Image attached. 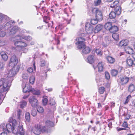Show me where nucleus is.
I'll use <instances>...</instances> for the list:
<instances>
[{"label":"nucleus","mask_w":135,"mask_h":135,"mask_svg":"<svg viewBox=\"0 0 135 135\" xmlns=\"http://www.w3.org/2000/svg\"><path fill=\"white\" fill-rule=\"evenodd\" d=\"M103 26L102 25H98L95 27L94 29V32L97 33L100 31L103 28Z\"/></svg>","instance_id":"412c9836"},{"label":"nucleus","mask_w":135,"mask_h":135,"mask_svg":"<svg viewBox=\"0 0 135 135\" xmlns=\"http://www.w3.org/2000/svg\"><path fill=\"white\" fill-rule=\"evenodd\" d=\"M14 23V21H13L12 22L10 21L7 22L6 25H4V28L6 30H8L12 26L11 23Z\"/></svg>","instance_id":"5701e85b"},{"label":"nucleus","mask_w":135,"mask_h":135,"mask_svg":"<svg viewBox=\"0 0 135 135\" xmlns=\"http://www.w3.org/2000/svg\"><path fill=\"white\" fill-rule=\"evenodd\" d=\"M20 103V107L22 108H23L27 105V102L24 100L22 101Z\"/></svg>","instance_id":"e433bc0d"},{"label":"nucleus","mask_w":135,"mask_h":135,"mask_svg":"<svg viewBox=\"0 0 135 135\" xmlns=\"http://www.w3.org/2000/svg\"><path fill=\"white\" fill-rule=\"evenodd\" d=\"M112 37L115 40L118 41L119 39V34L117 33H113Z\"/></svg>","instance_id":"7c9ffc66"},{"label":"nucleus","mask_w":135,"mask_h":135,"mask_svg":"<svg viewBox=\"0 0 135 135\" xmlns=\"http://www.w3.org/2000/svg\"><path fill=\"white\" fill-rule=\"evenodd\" d=\"M31 114L33 117L37 115V112L36 110L32 109L31 110Z\"/></svg>","instance_id":"8fccbe9b"},{"label":"nucleus","mask_w":135,"mask_h":135,"mask_svg":"<svg viewBox=\"0 0 135 135\" xmlns=\"http://www.w3.org/2000/svg\"><path fill=\"white\" fill-rule=\"evenodd\" d=\"M85 29L88 33H92L93 32V27L89 23L85 24Z\"/></svg>","instance_id":"9d476101"},{"label":"nucleus","mask_w":135,"mask_h":135,"mask_svg":"<svg viewBox=\"0 0 135 135\" xmlns=\"http://www.w3.org/2000/svg\"><path fill=\"white\" fill-rule=\"evenodd\" d=\"M18 63L17 58L15 55L12 56L10 59V61L9 63V66L11 67H14Z\"/></svg>","instance_id":"6e6552de"},{"label":"nucleus","mask_w":135,"mask_h":135,"mask_svg":"<svg viewBox=\"0 0 135 135\" xmlns=\"http://www.w3.org/2000/svg\"><path fill=\"white\" fill-rule=\"evenodd\" d=\"M4 78H2L0 80V87L2 86L1 91L3 90V93L4 92L8 91L9 90V86H8V83H6L4 82L5 81Z\"/></svg>","instance_id":"0eeeda50"},{"label":"nucleus","mask_w":135,"mask_h":135,"mask_svg":"<svg viewBox=\"0 0 135 135\" xmlns=\"http://www.w3.org/2000/svg\"><path fill=\"white\" fill-rule=\"evenodd\" d=\"M17 121L16 120L14 119L12 120V125L13 128V129H14V128H16L17 127H18L19 126L18 125L17 123Z\"/></svg>","instance_id":"c756f323"},{"label":"nucleus","mask_w":135,"mask_h":135,"mask_svg":"<svg viewBox=\"0 0 135 135\" xmlns=\"http://www.w3.org/2000/svg\"><path fill=\"white\" fill-rule=\"evenodd\" d=\"M0 55L2 60L4 61H6L7 60L8 58V56L4 52H1Z\"/></svg>","instance_id":"4be33fe9"},{"label":"nucleus","mask_w":135,"mask_h":135,"mask_svg":"<svg viewBox=\"0 0 135 135\" xmlns=\"http://www.w3.org/2000/svg\"><path fill=\"white\" fill-rule=\"evenodd\" d=\"M45 124L46 126L48 128L52 127L54 126V123L49 120L46 121Z\"/></svg>","instance_id":"c85d7f7f"},{"label":"nucleus","mask_w":135,"mask_h":135,"mask_svg":"<svg viewBox=\"0 0 135 135\" xmlns=\"http://www.w3.org/2000/svg\"><path fill=\"white\" fill-rule=\"evenodd\" d=\"M129 81V78L126 76L120 77L118 80V84L120 86L124 85Z\"/></svg>","instance_id":"7ed1b4c3"},{"label":"nucleus","mask_w":135,"mask_h":135,"mask_svg":"<svg viewBox=\"0 0 135 135\" xmlns=\"http://www.w3.org/2000/svg\"><path fill=\"white\" fill-rule=\"evenodd\" d=\"M6 93H4L3 92H0V105L1 104L2 101L1 100V99H3L5 97V95L6 94Z\"/></svg>","instance_id":"f704fd0d"},{"label":"nucleus","mask_w":135,"mask_h":135,"mask_svg":"<svg viewBox=\"0 0 135 135\" xmlns=\"http://www.w3.org/2000/svg\"><path fill=\"white\" fill-rule=\"evenodd\" d=\"M114 8V10L117 14L118 15H119L120 14L121 12V7L119 6H118Z\"/></svg>","instance_id":"f3484780"},{"label":"nucleus","mask_w":135,"mask_h":135,"mask_svg":"<svg viewBox=\"0 0 135 135\" xmlns=\"http://www.w3.org/2000/svg\"><path fill=\"white\" fill-rule=\"evenodd\" d=\"M116 13L114 12H111L109 14V16L110 19H113L112 21H111L113 23L116 22V20L115 19L116 17Z\"/></svg>","instance_id":"2eb2a0df"},{"label":"nucleus","mask_w":135,"mask_h":135,"mask_svg":"<svg viewBox=\"0 0 135 135\" xmlns=\"http://www.w3.org/2000/svg\"><path fill=\"white\" fill-rule=\"evenodd\" d=\"M26 86L23 88V92L26 93L27 92H29L30 91H33V89L31 88V87L30 86H28L27 87V90H26Z\"/></svg>","instance_id":"a878e982"},{"label":"nucleus","mask_w":135,"mask_h":135,"mask_svg":"<svg viewBox=\"0 0 135 135\" xmlns=\"http://www.w3.org/2000/svg\"><path fill=\"white\" fill-rule=\"evenodd\" d=\"M96 18L98 21H101L103 19L102 14L100 11L97 10L96 11Z\"/></svg>","instance_id":"ddd939ff"},{"label":"nucleus","mask_w":135,"mask_h":135,"mask_svg":"<svg viewBox=\"0 0 135 135\" xmlns=\"http://www.w3.org/2000/svg\"><path fill=\"white\" fill-rule=\"evenodd\" d=\"M35 79L34 77L33 76L30 77L29 79L30 83L33 84L34 82Z\"/></svg>","instance_id":"de8ad7c7"},{"label":"nucleus","mask_w":135,"mask_h":135,"mask_svg":"<svg viewBox=\"0 0 135 135\" xmlns=\"http://www.w3.org/2000/svg\"><path fill=\"white\" fill-rule=\"evenodd\" d=\"M22 77L23 79H27L29 77V75L26 73H24L22 74Z\"/></svg>","instance_id":"a19ab883"},{"label":"nucleus","mask_w":135,"mask_h":135,"mask_svg":"<svg viewBox=\"0 0 135 135\" xmlns=\"http://www.w3.org/2000/svg\"><path fill=\"white\" fill-rule=\"evenodd\" d=\"M91 129L93 130L94 132H95L97 130V128L96 127H94L92 128Z\"/></svg>","instance_id":"0e129e2a"},{"label":"nucleus","mask_w":135,"mask_h":135,"mask_svg":"<svg viewBox=\"0 0 135 135\" xmlns=\"http://www.w3.org/2000/svg\"><path fill=\"white\" fill-rule=\"evenodd\" d=\"M21 111L20 109H18L17 110V115L18 118L19 119H20V115H21Z\"/></svg>","instance_id":"bf43d9fd"},{"label":"nucleus","mask_w":135,"mask_h":135,"mask_svg":"<svg viewBox=\"0 0 135 135\" xmlns=\"http://www.w3.org/2000/svg\"><path fill=\"white\" fill-rule=\"evenodd\" d=\"M29 102L32 107H35L38 105V100L35 97H30L29 98Z\"/></svg>","instance_id":"1a4fd4ad"},{"label":"nucleus","mask_w":135,"mask_h":135,"mask_svg":"<svg viewBox=\"0 0 135 135\" xmlns=\"http://www.w3.org/2000/svg\"><path fill=\"white\" fill-rule=\"evenodd\" d=\"M127 45L126 40H122L120 41L119 44V46L121 47Z\"/></svg>","instance_id":"473e14b6"},{"label":"nucleus","mask_w":135,"mask_h":135,"mask_svg":"<svg viewBox=\"0 0 135 135\" xmlns=\"http://www.w3.org/2000/svg\"><path fill=\"white\" fill-rule=\"evenodd\" d=\"M49 104L51 105H54L55 104V100L52 98H51L49 100Z\"/></svg>","instance_id":"79ce46f5"},{"label":"nucleus","mask_w":135,"mask_h":135,"mask_svg":"<svg viewBox=\"0 0 135 135\" xmlns=\"http://www.w3.org/2000/svg\"><path fill=\"white\" fill-rule=\"evenodd\" d=\"M40 66L41 67H43L46 64V62L43 59H41V60L40 61Z\"/></svg>","instance_id":"3c124183"},{"label":"nucleus","mask_w":135,"mask_h":135,"mask_svg":"<svg viewBox=\"0 0 135 135\" xmlns=\"http://www.w3.org/2000/svg\"><path fill=\"white\" fill-rule=\"evenodd\" d=\"M48 99L47 98H44L42 101V103L43 105H46L47 104Z\"/></svg>","instance_id":"c03bdc74"},{"label":"nucleus","mask_w":135,"mask_h":135,"mask_svg":"<svg viewBox=\"0 0 135 135\" xmlns=\"http://www.w3.org/2000/svg\"><path fill=\"white\" fill-rule=\"evenodd\" d=\"M131 98V96L130 95H129L126 98V101L124 103V104H127L129 101L130 99Z\"/></svg>","instance_id":"603ef678"},{"label":"nucleus","mask_w":135,"mask_h":135,"mask_svg":"<svg viewBox=\"0 0 135 135\" xmlns=\"http://www.w3.org/2000/svg\"><path fill=\"white\" fill-rule=\"evenodd\" d=\"M33 70V68L31 67L29 68L27 70V71L29 73H32Z\"/></svg>","instance_id":"052dcab7"},{"label":"nucleus","mask_w":135,"mask_h":135,"mask_svg":"<svg viewBox=\"0 0 135 135\" xmlns=\"http://www.w3.org/2000/svg\"><path fill=\"white\" fill-rule=\"evenodd\" d=\"M4 69V65L2 62H0V73L2 71V70Z\"/></svg>","instance_id":"864d4df0"},{"label":"nucleus","mask_w":135,"mask_h":135,"mask_svg":"<svg viewBox=\"0 0 135 135\" xmlns=\"http://www.w3.org/2000/svg\"><path fill=\"white\" fill-rule=\"evenodd\" d=\"M33 91V93L34 94L36 95H38L40 94V91L38 90H36L34 91Z\"/></svg>","instance_id":"5fc2aeb1"},{"label":"nucleus","mask_w":135,"mask_h":135,"mask_svg":"<svg viewBox=\"0 0 135 135\" xmlns=\"http://www.w3.org/2000/svg\"><path fill=\"white\" fill-rule=\"evenodd\" d=\"M105 78L107 80L110 79V76L109 73L107 72H105Z\"/></svg>","instance_id":"6e6d98bb"},{"label":"nucleus","mask_w":135,"mask_h":135,"mask_svg":"<svg viewBox=\"0 0 135 135\" xmlns=\"http://www.w3.org/2000/svg\"><path fill=\"white\" fill-rule=\"evenodd\" d=\"M37 112L40 113H42L44 111L43 108L41 106H38L37 107Z\"/></svg>","instance_id":"4c0bfd02"},{"label":"nucleus","mask_w":135,"mask_h":135,"mask_svg":"<svg viewBox=\"0 0 135 135\" xmlns=\"http://www.w3.org/2000/svg\"><path fill=\"white\" fill-rule=\"evenodd\" d=\"M101 2V0H97L94 2L95 5V6H98L100 4Z\"/></svg>","instance_id":"4d7b16f0"},{"label":"nucleus","mask_w":135,"mask_h":135,"mask_svg":"<svg viewBox=\"0 0 135 135\" xmlns=\"http://www.w3.org/2000/svg\"><path fill=\"white\" fill-rule=\"evenodd\" d=\"M23 38L28 41L31 40L32 39L31 37L30 36L24 37Z\"/></svg>","instance_id":"13d9d810"},{"label":"nucleus","mask_w":135,"mask_h":135,"mask_svg":"<svg viewBox=\"0 0 135 135\" xmlns=\"http://www.w3.org/2000/svg\"><path fill=\"white\" fill-rule=\"evenodd\" d=\"M112 22H108L106 23L104 26L105 28L107 30L109 31L112 26Z\"/></svg>","instance_id":"393cba45"},{"label":"nucleus","mask_w":135,"mask_h":135,"mask_svg":"<svg viewBox=\"0 0 135 135\" xmlns=\"http://www.w3.org/2000/svg\"><path fill=\"white\" fill-rule=\"evenodd\" d=\"M50 71V70L49 69H48L47 70H45L44 71V72H45V75H44L43 76H47V74H46V73L47 72V71Z\"/></svg>","instance_id":"69168bd1"},{"label":"nucleus","mask_w":135,"mask_h":135,"mask_svg":"<svg viewBox=\"0 0 135 135\" xmlns=\"http://www.w3.org/2000/svg\"><path fill=\"white\" fill-rule=\"evenodd\" d=\"M13 133L15 134H16L17 135H24L25 133L23 126L19 125L18 127L14 128V129H13Z\"/></svg>","instance_id":"20e7f679"},{"label":"nucleus","mask_w":135,"mask_h":135,"mask_svg":"<svg viewBox=\"0 0 135 135\" xmlns=\"http://www.w3.org/2000/svg\"><path fill=\"white\" fill-rule=\"evenodd\" d=\"M76 40L78 42L76 43V44L78 45L77 48L78 49L84 48L85 46L84 42L85 41V39L84 37H80L76 38Z\"/></svg>","instance_id":"f03ea898"},{"label":"nucleus","mask_w":135,"mask_h":135,"mask_svg":"<svg viewBox=\"0 0 135 135\" xmlns=\"http://www.w3.org/2000/svg\"><path fill=\"white\" fill-rule=\"evenodd\" d=\"M10 20V18L7 16L3 14H0V23L3 22H7Z\"/></svg>","instance_id":"f8f14e48"},{"label":"nucleus","mask_w":135,"mask_h":135,"mask_svg":"<svg viewBox=\"0 0 135 135\" xmlns=\"http://www.w3.org/2000/svg\"><path fill=\"white\" fill-rule=\"evenodd\" d=\"M25 118L26 120L28 122H30V115L29 112H27L25 114Z\"/></svg>","instance_id":"2f4dec72"},{"label":"nucleus","mask_w":135,"mask_h":135,"mask_svg":"<svg viewBox=\"0 0 135 135\" xmlns=\"http://www.w3.org/2000/svg\"><path fill=\"white\" fill-rule=\"evenodd\" d=\"M91 49L89 47H85L82 50V52L85 54H87L90 52Z\"/></svg>","instance_id":"bb28decb"},{"label":"nucleus","mask_w":135,"mask_h":135,"mask_svg":"<svg viewBox=\"0 0 135 135\" xmlns=\"http://www.w3.org/2000/svg\"><path fill=\"white\" fill-rule=\"evenodd\" d=\"M128 125L126 122H124L123 124V126L125 128L127 127Z\"/></svg>","instance_id":"680f3d73"},{"label":"nucleus","mask_w":135,"mask_h":135,"mask_svg":"<svg viewBox=\"0 0 135 135\" xmlns=\"http://www.w3.org/2000/svg\"><path fill=\"white\" fill-rule=\"evenodd\" d=\"M111 73L112 75L114 76H115L117 75L118 73V71L115 70H113L111 71Z\"/></svg>","instance_id":"ea45409f"},{"label":"nucleus","mask_w":135,"mask_h":135,"mask_svg":"<svg viewBox=\"0 0 135 135\" xmlns=\"http://www.w3.org/2000/svg\"><path fill=\"white\" fill-rule=\"evenodd\" d=\"M98 20L97 19H91V20L90 22L91 24L94 25L96 24L98 22Z\"/></svg>","instance_id":"09e8293b"},{"label":"nucleus","mask_w":135,"mask_h":135,"mask_svg":"<svg viewBox=\"0 0 135 135\" xmlns=\"http://www.w3.org/2000/svg\"><path fill=\"white\" fill-rule=\"evenodd\" d=\"M135 90V86L133 84H131L128 86V91L130 93H132Z\"/></svg>","instance_id":"a211bd4d"},{"label":"nucleus","mask_w":135,"mask_h":135,"mask_svg":"<svg viewBox=\"0 0 135 135\" xmlns=\"http://www.w3.org/2000/svg\"><path fill=\"white\" fill-rule=\"evenodd\" d=\"M123 116H124L125 117V119L127 120H128L131 116L130 115L128 114H126V113H124L123 115Z\"/></svg>","instance_id":"a18cd8bd"},{"label":"nucleus","mask_w":135,"mask_h":135,"mask_svg":"<svg viewBox=\"0 0 135 135\" xmlns=\"http://www.w3.org/2000/svg\"><path fill=\"white\" fill-rule=\"evenodd\" d=\"M48 127L46 126H44L41 129V132H46L47 131Z\"/></svg>","instance_id":"49530a36"},{"label":"nucleus","mask_w":135,"mask_h":135,"mask_svg":"<svg viewBox=\"0 0 135 135\" xmlns=\"http://www.w3.org/2000/svg\"><path fill=\"white\" fill-rule=\"evenodd\" d=\"M95 51L97 54H99L100 52V50H98L97 49H96V50H95Z\"/></svg>","instance_id":"e2e57ef3"},{"label":"nucleus","mask_w":135,"mask_h":135,"mask_svg":"<svg viewBox=\"0 0 135 135\" xmlns=\"http://www.w3.org/2000/svg\"><path fill=\"white\" fill-rule=\"evenodd\" d=\"M105 89L104 87H100L99 88V93L101 94L103 93Z\"/></svg>","instance_id":"37998d69"},{"label":"nucleus","mask_w":135,"mask_h":135,"mask_svg":"<svg viewBox=\"0 0 135 135\" xmlns=\"http://www.w3.org/2000/svg\"><path fill=\"white\" fill-rule=\"evenodd\" d=\"M6 35L5 32L0 27V37H3L5 36Z\"/></svg>","instance_id":"58836bf2"},{"label":"nucleus","mask_w":135,"mask_h":135,"mask_svg":"<svg viewBox=\"0 0 135 135\" xmlns=\"http://www.w3.org/2000/svg\"><path fill=\"white\" fill-rule=\"evenodd\" d=\"M118 29L119 28L117 26H112L109 31L113 33H114L117 31L118 30Z\"/></svg>","instance_id":"aec40b11"},{"label":"nucleus","mask_w":135,"mask_h":135,"mask_svg":"<svg viewBox=\"0 0 135 135\" xmlns=\"http://www.w3.org/2000/svg\"><path fill=\"white\" fill-rule=\"evenodd\" d=\"M16 74V71L15 70L11 69L10 70L8 73L7 74L4 76L3 78H5V81L6 83H7L8 86H9V89L11 85V82L13 80L12 77L15 74Z\"/></svg>","instance_id":"f257e3e1"},{"label":"nucleus","mask_w":135,"mask_h":135,"mask_svg":"<svg viewBox=\"0 0 135 135\" xmlns=\"http://www.w3.org/2000/svg\"><path fill=\"white\" fill-rule=\"evenodd\" d=\"M127 64L129 66H135V61H133L132 59L129 57L127 58L126 60Z\"/></svg>","instance_id":"4468645a"},{"label":"nucleus","mask_w":135,"mask_h":135,"mask_svg":"<svg viewBox=\"0 0 135 135\" xmlns=\"http://www.w3.org/2000/svg\"><path fill=\"white\" fill-rule=\"evenodd\" d=\"M125 50L127 53L130 54H132L134 53V51L133 49L130 47H126Z\"/></svg>","instance_id":"b1692460"},{"label":"nucleus","mask_w":135,"mask_h":135,"mask_svg":"<svg viewBox=\"0 0 135 135\" xmlns=\"http://www.w3.org/2000/svg\"><path fill=\"white\" fill-rule=\"evenodd\" d=\"M106 59L108 61L110 64H113L115 61L114 58L111 56H108L106 57Z\"/></svg>","instance_id":"6ab92c4d"},{"label":"nucleus","mask_w":135,"mask_h":135,"mask_svg":"<svg viewBox=\"0 0 135 135\" xmlns=\"http://www.w3.org/2000/svg\"><path fill=\"white\" fill-rule=\"evenodd\" d=\"M33 133L36 135L40 134L41 132V129L39 125H35L32 129Z\"/></svg>","instance_id":"9b49d317"},{"label":"nucleus","mask_w":135,"mask_h":135,"mask_svg":"<svg viewBox=\"0 0 135 135\" xmlns=\"http://www.w3.org/2000/svg\"><path fill=\"white\" fill-rule=\"evenodd\" d=\"M19 28L17 26H15L11 29L9 34L10 35H13L16 33L19 29Z\"/></svg>","instance_id":"dca6fc26"},{"label":"nucleus","mask_w":135,"mask_h":135,"mask_svg":"<svg viewBox=\"0 0 135 135\" xmlns=\"http://www.w3.org/2000/svg\"><path fill=\"white\" fill-rule=\"evenodd\" d=\"M133 106H134L135 107V100H134L132 102V103Z\"/></svg>","instance_id":"774afa93"},{"label":"nucleus","mask_w":135,"mask_h":135,"mask_svg":"<svg viewBox=\"0 0 135 135\" xmlns=\"http://www.w3.org/2000/svg\"><path fill=\"white\" fill-rule=\"evenodd\" d=\"M119 1H115L113 2V3L111 4L110 7L111 8H114L116 6H118L117 5L119 3Z\"/></svg>","instance_id":"c9c22d12"},{"label":"nucleus","mask_w":135,"mask_h":135,"mask_svg":"<svg viewBox=\"0 0 135 135\" xmlns=\"http://www.w3.org/2000/svg\"><path fill=\"white\" fill-rule=\"evenodd\" d=\"M6 128L3 129V132L1 133V135H7V133L12 131L13 132V128L10 124L8 123L6 126Z\"/></svg>","instance_id":"423d86ee"},{"label":"nucleus","mask_w":135,"mask_h":135,"mask_svg":"<svg viewBox=\"0 0 135 135\" xmlns=\"http://www.w3.org/2000/svg\"><path fill=\"white\" fill-rule=\"evenodd\" d=\"M29 95H25L23 97V98L24 99H25L26 98H28Z\"/></svg>","instance_id":"338daca9"},{"label":"nucleus","mask_w":135,"mask_h":135,"mask_svg":"<svg viewBox=\"0 0 135 135\" xmlns=\"http://www.w3.org/2000/svg\"><path fill=\"white\" fill-rule=\"evenodd\" d=\"M87 60L88 62L92 64L94 61V56L92 55H89L87 58Z\"/></svg>","instance_id":"cd10ccee"},{"label":"nucleus","mask_w":135,"mask_h":135,"mask_svg":"<svg viewBox=\"0 0 135 135\" xmlns=\"http://www.w3.org/2000/svg\"><path fill=\"white\" fill-rule=\"evenodd\" d=\"M21 37L18 36L17 38L14 41V44L16 46L20 47H25L27 46V44L21 41Z\"/></svg>","instance_id":"39448f33"},{"label":"nucleus","mask_w":135,"mask_h":135,"mask_svg":"<svg viewBox=\"0 0 135 135\" xmlns=\"http://www.w3.org/2000/svg\"><path fill=\"white\" fill-rule=\"evenodd\" d=\"M98 71L100 72H102L103 70V66L102 62H99L98 65Z\"/></svg>","instance_id":"72a5a7b5"}]
</instances>
